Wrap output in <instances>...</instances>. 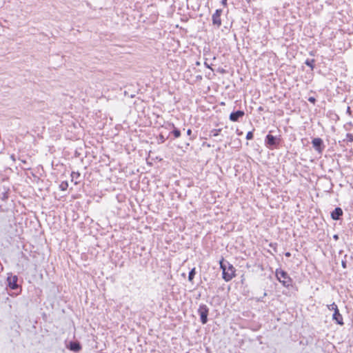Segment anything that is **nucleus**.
<instances>
[{
    "instance_id": "obj_1",
    "label": "nucleus",
    "mask_w": 353,
    "mask_h": 353,
    "mask_svg": "<svg viewBox=\"0 0 353 353\" xmlns=\"http://www.w3.org/2000/svg\"><path fill=\"white\" fill-rule=\"evenodd\" d=\"M219 264L222 270L223 279L226 282L231 281L236 276L235 268L223 258L220 261Z\"/></svg>"
},
{
    "instance_id": "obj_2",
    "label": "nucleus",
    "mask_w": 353,
    "mask_h": 353,
    "mask_svg": "<svg viewBox=\"0 0 353 353\" xmlns=\"http://www.w3.org/2000/svg\"><path fill=\"white\" fill-rule=\"evenodd\" d=\"M272 130H270L269 133L265 137V145L270 150L278 149L281 142V136H274L271 133Z\"/></svg>"
},
{
    "instance_id": "obj_3",
    "label": "nucleus",
    "mask_w": 353,
    "mask_h": 353,
    "mask_svg": "<svg viewBox=\"0 0 353 353\" xmlns=\"http://www.w3.org/2000/svg\"><path fill=\"white\" fill-rule=\"evenodd\" d=\"M275 274L277 280L282 283L284 287L289 288L292 285V279L290 277L288 272L282 269H276Z\"/></svg>"
},
{
    "instance_id": "obj_4",
    "label": "nucleus",
    "mask_w": 353,
    "mask_h": 353,
    "mask_svg": "<svg viewBox=\"0 0 353 353\" xmlns=\"http://www.w3.org/2000/svg\"><path fill=\"white\" fill-rule=\"evenodd\" d=\"M209 307L203 303H201L197 310V314L199 316L200 321L202 324H206L208 321Z\"/></svg>"
},
{
    "instance_id": "obj_5",
    "label": "nucleus",
    "mask_w": 353,
    "mask_h": 353,
    "mask_svg": "<svg viewBox=\"0 0 353 353\" xmlns=\"http://www.w3.org/2000/svg\"><path fill=\"white\" fill-rule=\"evenodd\" d=\"M7 286L12 290H17L20 288L18 285L19 278L17 275H13L12 273H8L7 276Z\"/></svg>"
},
{
    "instance_id": "obj_6",
    "label": "nucleus",
    "mask_w": 353,
    "mask_h": 353,
    "mask_svg": "<svg viewBox=\"0 0 353 353\" xmlns=\"http://www.w3.org/2000/svg\"><path fill=\"white\" fill-rule=\"evenodd\" d=\"M312 144L315 150H316L319 154H322L325 149V145L321 138L316 137L312 139Z\"/></svg>"
},
{
    "instance_id": "obj_7",
    "label": "nucleus",
    "mask_w": 353,
    "mask_h": 353,
    "mask_svg": "<svg viewBox=\"0 0 353 353\" xmlns=\"http://www.w3.org/2000/svg\"><path fill=\"white\" fill-rule=\"evenodd\" d=\"M222 9H216L212 17V24L214 26H216L217 28H220V26H221V16L222 14Z\"/></svg>"
},
{
    "instance_id": "obj_8",
    "label": "nucleus",
    "mask_w": 353,
    "mask_h": 353,
    "mask_svg": "<svg viewBox=\"0 0 353 353\" xmlns=\"http://www.w3.org/2000/svg\"><path fill=\"white\" fill-rule=\"evenodd\" d=\"M244 115L245 112L243 110H238L236 111L232 112L229 116V119L232 122H238L244 117Z\"/></svg>"
},
{
    "instance_id": "obj_9",
    "label": "nucleus",
    "mask_w": 353,
    "mask_h": 353,
    "mask_svg": "<svg viewBox=\"0 0 353 353\" xmlns=\"http://www.w3.org/2000/svg\"><path fill=\"white\" fill-rule=\"evenodd\" d=\"M66 347L74 352H79L82 348L81 343L77 341H69L66 344Z\"/></svg>"
},
{
    "instance_id": "obj_10",
    "label": "nucleus",
    "mask_w": 353,
    "mask_h": 353,
    "mask_svg": "<svg viewBox=\"0 0 353 353\" xmlns=\"http://www.w3.org/2000/svg\"><path fill=\"white\" fill-rule=\"evenodd\" d=\"M343 214V211L341 208L336 207L334 208L333 211L330 213V216L334 221H339L341 219V217Z\"/></svg>"
},
{
    "instance_id": "obj_11",
    "label": "nucleus",
    "mask_w": 353,
    "mask_h": 353,
    "mask_svg": "<svg viewBox=\"0 0 353 353\" xmlns=\"http://www.w3.org/2000/svg\"><path fill=\"white\" fill-rule=\"evenodd\" d=\"M168 129L171 130L170 132L168 133L169 137L170 135L173 136L174 139H176L181 137V130L175 127L174 123H168Z\"/></svg>"
},
{
    "instance_id": "obj_12",
    "label": "nucleus",
    "mask_w": 353,
    "mask_h": 353,
    "mask_svg": "<svg viewBox=\"0 0 353 353\" xmlns=\"http://www.w3.org/2000/svg\"><path fill=\"white\" fill-rule=\"evenodd\" d=\"M332 320L336 322V323H337L339 325L343 324V316L341 314L339 309H336V310H335V312H334V313L332 314Z\"/></svg>"
},
{
    "instance_id": "obj_13",
    "label": "nucleus",
    "mask_w": 353,
    "mask_h": 353,
    "mask_svg": "<svg viewBox=\"0 0 353 353\" xmlns=\"http://www.w3.org/2000/svg\"><path fill=\"white\" fill-rule=\"evenodd\" d=\"M169 134H165L161 132L157 137L158 143H163L169 138Z\"/></svg>"
},
{
    "instance_id": "obj_14",
    "label": "nucleus",
    "mask_w": 353,
    "mask_h": 353,
    "mask_svg": "<svg viewBox=\"0 0 353 353\" xmlns=\"http://www.w3.org/2000/svg\"><path fill=\"white\" fill-rule=\"evenodd\" d=\"M314 63H315V59H307L305 61V64L306 65L309 66L312 70H313L315 67Z\"/></svg>"
},
{
    "instance_id": "obj_15",
    "label": "nucleus",
    "mask_w": 353,
    "mask_h": 353,
    "mask_svg": "<svg viewBox=\"0 0 353 353\" xmlns=\"http://www.w3.org/2000/svg\"><path fill=\"white\" fill-rule=\"evenodd\" d=\"M196 268H193L192 269L190 270V271L189 272V274H188V281L190 282H193V279L195 276V274H196Z\"/></svg>"
},
{
    "instance_id": "obj_16",
    "label": "nucleus",
    "mask_w": 353,
    "mask_h": 353,
    "mask_svg": "<svg viewBox=\"0 0 353 353\" xmlns=\"http://www.w3.org/2000/svg\"><path fill=\"white\" fill-rule=\"evenodd\" d=\"M313 339L312 337H310L309 339H305L303 337V339L300 341V344L303 345H308L309 343H312Z\"/></svg>"
},
{
    "instance_id": "obj_17",
    "label": "nucleus",
    "mask_w": 353,
    "mask_h": 353,
    "mask_svg": "<svg viewBox=\"0 0 353 353\" xmlns=\"http://www.w3.org/2000/svg\"><path fill=\"white\" fill-rule=\"evenodd\" d=\"M221 130H222L221 128L213 129L210 131V135L212 136V137H217L220 134Z\"/></svg>"
},
{
    "instance_id": "obj_18",
    "label": "nucleus",
    "mask_w": 353,
    "mask_h": 353,
    "mask_svg": "<svg viewBox=\"0 0 353 353\" xmlns=\"http://www.w3.org/2000/svg\"><path fill=\"white\" fill-rule=\"evenodd\" d=\"M343 141H347V143L353 142V134L351 133H347L345 135V139L343 140Z\"/></svg>"
},
{
    "instance_id": "obj_19",
    "label": "nucleus",
    "mask_w": 353,
    "mask_h": 353,
    "mask_svg": "<svg viewBox=\"0 0 353 353\" xmlns=\"http://www.w3.org/2000/svg\"><path fill=\"white\" fill-rule=\"evenodd\" d=\"M68 188V183L66 181H62L59 185V188L62 191H65Z\"/></svg>"
},
{
    "instance_id": "obj_20",
    "label": "nucleus",
    "mask_w": 353,
    "mask_h": 353,
    "mask_svg": "<svg viewBox=\"0 0 353 353\" xmlns=\"http://www.w3.org/2000/svg\"><path fill=\"white\" fill-rule=\"evenodd\" d=\"M327 308L330 310H332L334 312H335V310H336V309H339L338 308V306L334 302L332 303V304L330 305H327Z\"/></svg>"
},
{
    "instance_id": "obj_21",
    "label": "nucleus",
    "mask_w": 353,
    "mask_h": 353,
    "mask_svg": "<svg viewBox=\"0 0 353 353\" xmlns=\"http://www.w3.org/2000/svg\"><path fill=\"white\" fill-rule=\"evenodd\" d=\"M187 135L190 137V140L192 141L193 139H194L196 138V135L195 134H192V131L191 129H188L187 130Z\"/></svg>"
},
{
    "instance_id": "obj_22",
    "label": "nucleus",
    "mask_w": 353,
    "mask_h": 353,
    "mask_svg": "<svg viewBox=\"0 0 353 353\" xmlns=\"http://www.w3.org/2000/svg\"><path fill=\"white\" fill-rule=\"evenodd\" d=\"M254 138L253 131H249L246 134V139L252 140Z\"/></svg>"
},
{
    "instance_id": "obj_23",
    "label": "nucleus",
    "mask_w": 353,
    "mask_h": 353,
    "mask_svg": "<svg viewBox=\"0 0 353 353\" xmlns=\"http://www.w3.org/2000/svg\"><path fill=\"white\" fill-rule=\"evenodd\" d=\"M307 100H308V101H309V102H310L311 103H312V104H314H314L316 103V100L315 97H308Z\"/></svg>"
},
{
    "instance_id": "obj_24",
    "label": "nucleus",
    "mask_w": 353,
    "mask_h": 353,
    "mask_svg": "<svg viewBox=\"0 0 353 353\" xmlns=\"http://www.w3.org/2000/svg\"><path fill=\"white\" fill-rule=\"evenodd\" d=\"M71 176L72 179H77L79 176H80V174L79 172H72L71 174Z\"/></svg>"
},
{
    "instance_id": "obj_25",
    "label": "nucleus",
    "mask_w": 353,
    "mask_h": 353,
    "mask_svg": "<svg viewBox=\"0 0 353 353\" xmlns=\"http://www.w3.org/2000/svg\"><path fill=\"white\" fill-rule=\"evenodd\" d=\"M346 112L349 116L352 117V110L350 106H347Z\"/></svg>"
},
{
    "instance_id": "obj_26",
    "label": "nucleus",
    "mask_w": 353,
    "mask_h": 353,
    "mask_svg": "<svg viewBox=\"0 0 353 353\" xmlns=\"http://www.w3.org/2000/svg\"><path fill=\"white\" fill-rule=\"evenodd\" d=\"M267 296V293L265 292L263 293V296L262 297H259V298H258V299H257V301H259V302H261V301H263V297H265V296Z\"/></svg>"
},
{
    "instance_id": "obj_27",
    "label": "nucleus",
    "mask_w": 353,
    "mask_h": 353,
    "mask_svg": "<svg viewBox=\"0 0 353 353\" xmlns=\"http://www.w3.org/2000/svg\"><path fill=\"white\" fill-rule=\"evenodd\" d=\"M341 265L343 268H347V261L345 260H343L341 261Z\"/></svg>"
},
{
    "instance_id": "obj_28",
    "label": "nucleus",
    "mask_w": 353,
    "mask_h": 353,
    "mask_svg": "<svg viewBox=\"0 0 353 353\" xmlns=\"http://www.w3.org/2000/svg\"><path fill=\"white\" fill-rule=\"evenodd\" d=\"M227 1H228V0H221V4L223 6H227Z\"/></svg>"
},
{
    "instance_id": "obj_29",
    "label": "nucleus",
    "mask_w": 353,
    "mask_h": 353,
    "mask_svg": "<svg viewBox=\"0 0 353 353\" xmlns=\"http://www.w3.org/2000/svg\"><path fill=\"white\" fill-rule=\"evenodd\" d=\"M276 243H274V244H273V243H270V246L272 248H273L275 251H276Z\"/></svg>"
},
{
    "instance_id": "obj_30",
    "label": "nucleus",
    "mask_w": 353,
    "mask_h": 353,
    "mask_svg": "<svg viewBox=\"0 0 353 353\" xmlns=\"http://www.w3.org/2000/svg\"><path fill=\"white\" fill-rule=\"evenodd\" d=\"M204 65L206 68L212 69L210 65H209L207 61L204 62Z\"/></svg>"
},
{
    "instance_id": "obj_31",
    "label": "nucleus",
    "mask_w": 353,
    "mask_h": 353,
    "mask_svg": "<svg viewBox=\"0 0 353 353\" xmlns=\"http://www.w3.org/2000/svg\"><path fill=\"white\" fill-rule=\"evenodd\" d=\"M333 238H334V240H336V241H337V240L339 239V235H338V234H334V235L333 236Z\"/></svg>"
},
{
    "instance_id": "obj_32",
    "label": "nucleus",
    "mask_w": 353,
    "mask_h": 353,
    "mask_svg": "<svg viewBox=\"0 0 353 353\" xmlns=\"http://www.w3.org/2000/svg\"><path fill=\"white\" fill-rule=\"evenodd\" d=\"M236 133H237V134H238V135H239V136L243 134V132L239 131V129H237V130H236Z\"/></svg>"
},
{
    "instance_id": "obj_33",
    "label": "nucleus",
    "mask_w": 353,
    "mask_h": 353,
    "mask_svg": "<svg viewBox=\"0 0 353 353\" xmlns=\"http://www.w3.org/2000/svg\"><path fill=\"white\" fill-rule=\"evenodd\" d=\"M285 256L287 257H290L291 256V253L289 252H287L285 253Z\"/></svg>"
},
{
    "instance_id": "obj_34",
    "label": "nucleus",
    "mask_w": 353,
    "mask_h": 353,
    "mask_svg": "<svg viewBox=\"0 0 353 353\" xmlns=\"http://www.w3.org/2000/svg\"><path fill=\"white\" fill-rule=\"evenodd\" d=\"M258 111L259 112H261V111H263V108L262 106H260L258 108Z\"/></svg>"
},
{
    "instance_id": "obj_35",
    "label": "nucleus",
    "mask_w": 353,
    "mask_h": 353,
    "mask_svg": "<svg viewBox=\"0 0 353 353\" xmlns=\"http://www.w3.org/2000/svg\"><path fill=\"white\" fill-rule=\"evenodd\" d=\"M185 148H188V147L190 145V143H185Z\"/></svg>"
},
{
    "instance_id": "obj_36",
    "label": "nucleus",
    "mask_w": 353,
    "mask_h": 353,
    "mask_svg": "<svg viewBox=\"0 0 353 353\" xmlns=\"http://www.w3.org/2000/svg\"><path fill=\"white\" fill-rule=\"evenodd\" d=\"M207 145V147H208V148H210V147L211 146L209 143H203V145Z\"/></svg>"
},
{
    "instance_id": "obj_37",
    "label": "nucleus",
    "mask_w": 353,
    "mask_h": 353,
    "mask_svg": "<svg viewBox=\"0 0 353 353\" xmlns=\"http://www.w3.org/2000/svg\"><path fill=\"white\" fill-rule=\"evenodd\" d=\"M310 55H312V56H314V53H313V52H310Z\"/></svg>"
}]
</instances>
